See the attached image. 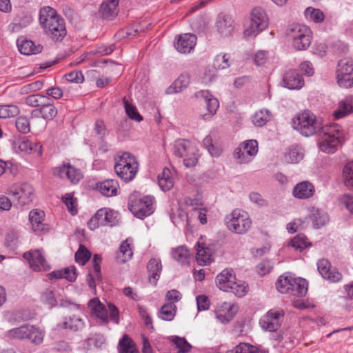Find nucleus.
<instances>
[{
    "label": "nucleus",
    "instance_id": "1",
    "mask_svg": "<svg viewBox=\"0 0 353 353\" xmlns=\"http://www.w3.org/2000/svg\"><path fill=\"white\" fill-rule=\"evenodd\" d=\"M39 23L46 34L53 40L62 39L66 35L64 19L50 6L40 10Z\"/></svg>",
    "mask_w": 353,
    "mask_h": 353
},
{
    "label": "nucleus",
    "instance_id": "2",
    "mask_svg": "<svg viewBox=\"0 0 353 353\" xmlns=\"http://www.w3.org/2000/svg\"><path fill=\"white\" fill-rule=\"evenodd\" d=\"M293 126L305 137L312 136L323 128L321 121L309 110L299 113L293 119Z\"/></svg>",
    "mask_w": 353,
    "mask_h": 353
},
{
    "label": "nucleus",
    "instance_id": "3",
    "mask_svg": "<svg viewBox=\"0 0 353 353\" xmlns=\"http://www.w3.org/2000/svg\"><path fill=\"white\" fill-rule=\"evenodd\" d=\"M319 149L326 153H334L343 137L341 128L336 123L325 125L321 130Z\"/></svg>",
    "mask_w": 353,
    "mask_h": 353
},
{
    "label": "nucleus",
    "instance_id": "4",
    "mask_svg": "<svg viewBox=\"0 0 353 353\" xmlns=\"http://www.w3.org/2000/svg\"><path fill=\"white\" fill-rule=\"evenodd\" d=\"M286 35L292 41V46L296 50H307L312 42L311 30L303 24L295 23L289 26Z\"/></svg>",
    "mask_w": 353,
    "mask_h": 353
},
{
    "label": "nucleus",
    "instance_id": "5",
    "mask_svg": "<svg viewBox=\"0 0 353 353\" xmlns=\"http://www.w3.org/2000/svg\"><path fill=\"white\" fill-rule=\"evenodd\" d=\"M172 152L179 158H183L185 167L194 166L198 161L199 150L190 141L185 139H178L172 145Z\"/></svg>",
    "mask_w": 353,
    "mask_h": 353
},
{
    "label": "nucleus",
    "instance_id": "6",
    "mask_svg": "<svg viewBox=\"0 0 353 353\" xmlns=\"http://www.w3.org/2000/svg\"><path fill=\"white\" fill-rule=\"evenodd\" d=\"M137 169L138 163L135 157L129 152H123L119 156L114 165L115 172L125 182L134 178Z\"/></svg>",
    "mask_w": 353,
    "mask_h": 353
},
{
    "label": "nucleus",
    "instance_id": "7",
    "mask_svg": "<svg viewBox=\"0 0 353 353\" xmlns=\"http://www.w3.org/2000/svg\"><path fill=\"white\" fill-rule=\"evenodd\" d=\"M129 210L134 216L143 219L151 215L154 211V198L152 196H144L139 199L130 197Z\"/></svg>",
    "mask_w": 353,
    "mask_h": 353
},
{
    "label": "nucleus",
    "instance_id": "8",
    "mask_svg": "<svg viewBox=\"0 0 353 353\" xmlns=\"http://www.w3.org/2000/svg\"><path fill=\"white\" fill-rule=\"evenodd\" d=\"M228 228L236 234H244L248 231L252 221L248 214L240 210H234L225 219Z\"/></svg>",
    "mask_w": 353,
    "mask_h": 353
},
{
    "label": "nucleus",
    "instance_id": "9",
    "mask_svg": "<svg viewBox=\"0 0 353 353\" xmlns=\"http://www.w3.org/2000/svg\"><path fill=\"white\" fill-rule=\"evenodd\" d=\"M336 81L343 88L353 87V61L349 58L340 60L336 70Z\"/></svg>",
    "mask_w": 353,
    "mask_h": 353
},
{
    "label": "nucleus",
    "instance_id": "10",
    "mask_svg": "<svg viewBox=\"0 0 353 353\" xmlns=\"http://www.w3.org/2000/svg\"><path fill=\"white\" fill-rule=\"evenodd\" d=\"M8 194L17 201V204L23 206L30 204L34 197V189L27 183L13 185L8 190Z\"/></svg>",
    "mask_w": 353,
    "mask_h": 353
},
{
    "label": "nucleus",
    "instance_id": "11",
    "mask_svg": "<svg viewBox=\"0 0 353 353\" xmlns=\"http://www.w3.org/2000/svg\"><path fill=\"white\" fill-rule=\"evenodd\" d=\"M268 26V20L265 12L261 8H254L252 12L250 27L245 30L243 34L246 37L256 36Z\"/></svg>",
    "mask_w": 353,
    "mask_h": 353
},
{
    "label": "nucleus",
    "instance_id": "12",
    "mask_svg": "<svg viewBox=\"0 0 353 353\" xmlns=\"http://www.w3.org/2000/svg\"><path fill=\"white\" fill-rule=\"evenodd\" d=\"M258 143L256 140H248L242 143L234 152L235 157L240 163H248L256 155Z\"/></svg>",
    "mask_w": 353,
    "mask_h": 353
},
{
    "label": "nucleus",
    "instance_id": "13",
    "mask_svg": "<svg viewBox=\"0 0 353 353\" xmlns=\"http://www.w3.org/2000/svg\"><path fill=\"white\" fill-rule=\"evenodd\" d=\"M284 313L281 310H270L260 320L263 330L274 332L277 330L283 321Z\"/></svg>",
    "mask_w": 353,
    "mask_h": 353
},
{
    "label": "nucleus",
    "instance_id": "14",
    "mask_svg": "<svg viewBox=\"0 0 353 353\" xmlns=\"http://www.w3.org/2000/svg\"><path fill=\"white\" fill-rule=\"evenodd\" d=\"M53 174L61 179H67L72 183H77L83 177L80 170L70 165V163H63L61 166L54 168Z\"/></svg>",
    "mask_w": 353,
    "mask_h": 353
},
{
    "label": "nucleus",
    "instance_id": "15",
    "mask_svg": "<svg viewBox=\"0 0 353 353\" xmlns=\"http://www.w3.org/2000/svg\"><path fill=\"white\" fill-rule=\"evenodd\" d=\"M23 258L29 261L30 266L34 271L48 270L50 268L40 250L26 252Z\"/></svg>",
    "mask_w": 353,
    "mask_h": 353
},
{
    "label": "nucleus",
    "instance_id": "16",
    "mask_svg": "<svg viewBox=\"0 0 353 353\" xmlns=\"http://www.w3.org/2000/svg\"><path fill=\"white\" fill-rule=\"evenodd\" d=\"M317 268L321 275L330 282H338L342 278L341 274L336 269L332 268L330 263L327 259L319 260L317 263Z\"/></svg>",
    "mask_w": 353,
    "mask_h": 353
},
{
    "label": "nucleus",
    "instance_id": "17",
    "mask_svg": "<svg viewBox=\"0 0 353 353\" xmlns=\"http://www.w3.org/2000/svg\"><path fill=\"white\" fill-rule=\"evenodd\" d=\"M196 39V37L190 33L179 35L176 37L174 47L180 53H189L195 47Z\"/></svg>",
    "mask_w": 353,
    "mask_h": 353
},
{
    "label": "nucleus",
    "instance_id": "18",
    "mask_svg": "<svg viewBox=\"0 0 353 353\" xmlns=\"http://www.w3.org/2000/svg\"><path fill=\"white\" fill-rule=\"evenodd\" d=\"M236 311V306L224 302L215 310L216 319L221 323L226 324L233 319Z\"/></svg>",
    "mask_w": 353,
    "mask_h": 353
},
{
    "label": "nucleus",
    "instance_id": "19",
    "mask_svg": "<svg viewBox=\"0 0 353 353\" xmlns=\"http://www.w3.org/2000/svg\"><path fill=\"white\" fill-rule=\"evenodd\" d=\"M196 97L198 98H202L205 100L206 103L207 110L208 111V114H205L203 115V118L204 119H208L213 116L219 106V103L217 99L214 97L207 90H201L196 93Z\"/></svg>",
    "mask_w": 353,
    "mask_h": 353
},
{
    "label": "nucleus",
    "instance_id": "20",
    "mask_svg": "<svg viewBox=\"0 0 353 353\" xmlns=\"http://www.w3.org/2000/svg\"><path fill=\"white\" fill-rule=\"evenodd\" d=\"M101 259L99 254H94L93 256V271L87 275V283L91 289L95 288L97 281L100 282L102 279L100 265Z\"/></svg>",
    "mask_w": 353,
    "mask_h": 353
},
{
    "label": "nucleus",
    "instance_id": "21",
    "mask_svg": "<svg viewBox=\"0 0 353 353\" xmlns=\"http://www.w3.org/2000/svg\"><path fill=\"white\" fill-rule=\"evenodd\" d=\"M236 280V276L232 270L225 269L219 273L216 282L218 288L225 292H229V287Z\"/></svg>",
    "mask_w": 353,
    "mask_h": 353
},
{
    "label": "nucleus",
    "instance_id": "22",
    "mask_svg": "<svg viewBox=\"0 0 353 353\" xmlns=\"http://www.w3.org/2000/svg\"><path fill=\"white\" fill-rule=\"evenodd\" d=\"M315 192L314 186L305 181L297 183L293 188L292 194L295 198L306 199L311 197Z\"/></svg>",
    "mask_w": 353,
    "mask_h": 353
},
{
    "label": "nucleus",
    "instance_id": "23",
    "mask_svg": "<svg viewBox=\"0 0 353 353\" xmlns=\"http://www.w3.org/2000/svg\"><path fill=\"white\" fill-rule=\"evenodd\" d=\"M285 86L290 90L301 89L304 85L303 77L296 70H290L283 77Z\"/></svg>",
    "mask_w": 353,
    "mask_h": 353
},
{
    "label": "nucleus",
    "instance_id": "24",
    "mask_svg": "<svg viewBox=\"0 0 353 353\" xmlns=\"http://www.w3.org/2000/svg\"><path fill=\"white\" fill-rule=\"evenodd\" d=\"M95 188L105 196H113L118 193L119 183L115 180L108 179L97 183Z\"/></svg>",
    "mask_w": 353,
    "mask_h": 353
},
{
    "label": "nucleus",
    "instance_id": "25",
    "mask_svg": "<svg viewBox=\"0 0 353 353\" xmlns=\"http://www.w3.org/2000/svg\"><path fill=\"white\" fill-rule=\"evenodd\" d=\"M149 281L155 285L160 278L162 271L161 261L159 259H151L147 265Z\"/></svg>",
    "mask_w": 353,
    "mask_h": 353
},
{
    "label": "nucleus",
    "instance_id": "26",
    "mask_svg": "<svg viewBox=\"0 0 353 353\" xmlns=\"http://www.w3.org/2000/svg\"><path fill=\"white\" fill-rule=\"evenodd\" d=\"M353 112V97L347 96L339 103L338 109L333 115L336 119H342Z\"/></svg>",
    "mask_w": 353,
    "mask_h": 353
},
{
    "label": "nucleus",
    "instance_id": "27",
    "mask_svg": "<svg viewBox=\"0 0 353 353\" xmlns=\"http://www.w3.org/2000/svg\"><path fill=\"white\" fill-rule=\"evenodd\" d=\"M119 0H104L100 8L101 16L107 19L115 17L118 12V4Z\"/></svg>",
    "mask_w": 353,
    "mask_h": 353
},
{
    "label": "nucleus",
    "instance_id": "28",
    "mask_svg": "<svg viewBox=\"0 0 353 353\" xmlns=\"http://www.w3.org/2000/svg\"><path fill=\"white\" fill-rule=\"evenodd\" d=\"M190 83V76L188 74H181L173 83L167 88L166 93L173 94L182 92L188 88Z\"/></svg>",
    "mask_w": 353,
    "mask_h": 353
},
{
    "label": "nucleus",
    "instance_id": "29",
    "mask_svg": "<svg viewBox=\"0 0 353 353\" xmlns=\"http://www.w3.org/2000/svg\"><path fill=\"white\" fill-rule=\"evenodd\" d=\"M85 327L83 319L79 315H72L64 318L61 327L76 332Z\"/></svg>",
    "mask_w": 353,
    "mask_h": 353
},
{
    "label": "nucleus",
    "instance_id": "30",
    "mask_svg": "<svg viewBox=\"0 0 353 353\" xmlns=\"http://www.w3.org/2000/svg\"><path fill=\"white\" fill-rule=\"evenodd\" d=\"M89 306L91 307L92 314H94L102 322H108V310L97 299L90 300L89 302Z\"/></svg>",
    "mask_w": 353,
    "mask_h": 353
},
{
    "label": "nucleus",
    "instance_id": "31",
    "mask_svg": "<svg viewBox=\"0 0 353 353\" xmlns=\"http://www.w3.org/2000/svg\"><path fill=\"white\" fill-rule=\"evenodd\" d=\"M196 259L200 265H206L213 261V256L210 248L201 245L199 242L197 243Z\"/></svg>",
    "mask_w": 353,
    "mask_h": 353
},
{
    "label": "nucleus",
    "instance_id": "32",
    "mask_svg": "<svg viewBox=\"0 0 353 353\" xmlns=\"http://www.w3.org/2000/svg\"><path fill=\"white\" fill-rule=\"evenodd\" d=\"M17 46L19 52L25 55L37 54L41 52L42 50L41 46H35L34 43L30 40L18 39Z\"/></svg>",
    "mask_w": 353,
    "mask_h": 353
},
{
    "label": "nucleus",
    "instance_id": "33",
    "mask_svg": "<svg viewBox=\"0 0 353 353\" xmlns=\"http://www.w3.org/2000/svg\"><path fill=\"white\" fill-rule=\"evenodd\" d=\"M44 216V212L41 210L34 209L30 212L29 220L34 231L44 230L45 226L43 223Z\"/></svg>",
    "mask_w": 353,
    "mask_h": 353
},
{
    "label": "nucleus",
    "instance_id": "34",
    "mask_svg": "<svg viewBox=\"0 0 353 353\" xmlns=\"http://www.w3.org/2000/svg\"><path fill=\"white\" fill-rule=\"evenodd\" d=\"M307 291V282L305 279L302 278H293L292 288L288 294L292 296L302 297L306 294Z\"/></svg>",
    "mask_w": 353,
    "mask_h": 353
},
{
    "label": "nucleus",
    "instance_id": "35",
    "mask_svg": "<svg viewBox=\"0 0 353 353\" xmlns=\"http://www.w3.org/2000/svg\"><path fill=\"white\" fill-rule=\"evenodd\" d=\"M158 183L163 191H168L174 186V179L172 172L168 168H164L158 176Z\"/></svg>",
    "mask_w": 353,
    "mask_h": 353
},
{
    "label": "nucleus",
    "instance_id": "36",
    "mask_svg": "<svg viewBox=\"0 0 353 353\" xmlns=\"http://www.w3.org/2000/svg\"><path fill=\"white\" fill-rule=\"evenodd\" d=\"M18 148L21 152H25L27 153H35L38 156H41L42 154V145L40 144V143H32L26 139L19 141Z\"/></svg>",
    "mask_w": 353,
    "mask_h": 353
},
{
    "label": "nucleus",
    "instance_id": "37",
    "mask_svg": "<svg viewBox=\"0 0 353 353\" xmlns=\"http://www.w3.org/2000/svg\"><path fill=\"white\" fill-rule=\"evenodd\" d=\"M51 279H65L69 281H74L77 278L74 267L66 268L63 270H55L50 273Z\"/></svg>",
    "mask_w": 353,
    "mask_h": 353
},
{
    "label": "nucleus",
    "instance_id": "38",
    "mask_svg": "<svg viewBox=\"0 0 353 353\" xmlns=\"http://www.w3.org/2000/svg\"><path fill=\"white\" fill-rule=\"evenodd\" d=\"M105 339L101 334H91L84 341V347L88 350L100 349L105 345Z\"/></svg>",
    "mask_w": 353,
    "mask_h": 353
},
{
    "label": "nucleus",
    "instance_id": "39",
    "mask_svg": "<svg viewBox=\"0 0 353 353\" xmlns=\"http://www.w3.org/2000/svg\"><path fill=\"white\" fill-rule=\"evenodd\" d=\"M132 251L130 245L128 243L127 241H123L119 250L117 252L116 258L118 263H124L131 259L132 256Z\"/></svg>",
    "mask_w": 353,
    "mask_h": 353
},
{
    "label": "nucleus",
    "instance_id": "40",
    "mask_svg": "<svg viewBox=\"0 0 353 353\" xmlns=\"http://www.w3.org/2000/svg\"><path fill=\"white\" fill-rule=\"evenodd\" d=\"M303 149L299 146L289 148L284 156V161L288 163H297L303 158Z\"/></svg>",
    "mask_w": 353,
    "mask_h": 353
},
{
    "label": "nucleus",
    "instance_id": "41",
    "mask_svg": "<svg viewBox=\"0 0 353 353\" xmlns=\"http://www.w3.org/2000/svg\"><path fill=\"white\" fill-rule=\"evenodd\" d=\"M118 350L119 353H139L134 343L128 335H124L119 341Z\"/></svg>",
    "mask_w": 353,
    "mask_h": 353
},
{
    "label": "nucleus",
    "instance_id": "42",
    "mask_svg": "<svg viewBox=\"0 0 353 353\" xmlns=\"http://www.w3.org/2000/svg\"><path fill=\"white\" fill-rule=\"evenodd\" d=\"M41 108V117L44 119L52 120L57 116L58 112L57 109L54 105L53 101L49 97Z\"/></svg>",
    "mask_w": 353,
    "mask_h": 353
},
{
    "label": "nucleus",
    "instance_id": "43",
    "mask_svg": "<svg viewBox=\"0 0 353 353\" xmlns=\"http://www.w3.org/2000/svg\"><path fill=\"white\" fill-rule=\"evenodd\" d=\"M272 118V114L268 109H261L252 117V122L254 125L262 127L266 124Z\"/></svg>",
    "mask_w": 353,
    "mask_h": 353
},
{
    "label": "nucleus",
    "instance_id": "44",
    "mask_svg": "<svg viewBox=\"0 0 353 353\" xmlns=\"http://www.w3.org/2000/svg\"><path fill=\"white\" fill-rule=\"evenodd\" d=\"M310 219L316 228L325 225L328 221V216L326 213L319 209H313L310 214Z\"/></svg>",
    "mask_w": 353,
    "mask_h": 353
},
{
    "label": "nucleus",
    "instance_id": "45",
    "mask_svg": "<svg viewBox=\"0 0 353 353\" xmlns=\"http://www.w3.org/2000/svg\"><path fill=\"white\" fill-rule=\"evenodd\" d=\"M172 255L174 259L182 264H185L188 263L190 253L185 246L181 245L173 250Z\"/></svg>",
    "mask_w": 353,
    "mask_h": 353
},
{
    "label": "nucleus",
    "instance_id": "46",
    "mask_svg": "<svg viewBox=\"0 0 353 353\" xmlns=\"http://www.w3.org/2000/svg\"><path fill=\"white\" fill-rule=\"evenodd\" d=\"M216 28L223 35L227 36L230 34L233 29L231 24V19L225 16L219 17V19L216 21Z\"/></svg>",
    "mask_w": 353,
    "mask_h": 353
},
{
    "label": "nucleus",
    "instance_id": "47",
    "mask_svg": "<svg viewBox=\"0 0 353 353\" xmlns=\"http://www.w3.org/2000/svg\"><path fill=\"white\" fill-rule=\"evenodd\" d=\"M123 103L125 108V112L128 117L137 122H140L143 120V117L139 114L135 105L130 103L125 97L123 99Z\"/></svg>",
    "mask_w": 353,
    "mask_h": 353
},
{
    "label": "nucleus",
    "instance_id": "48",
    "mask_svg": "<svg viewBox=\"0 0 353 353\" xmlns=\"http://www.w3.org/2000/svg\"><path fill=\"white\" fill-rule=\"evenodd\" d=\"M30 325H22L21 327L10 330L7 332L6 336L10 339H25L30 334L29 327Z\"/></svg>",
    "mask_w": 353,
    "mask_h": 353
},
{
    "label": "nucleus",
    "instance_id": "49",
    "mask_svg": "<svg viewBox=\"0 0 353 353\" xmlns=\"http://www.w3.org/2000/svg\"><path fill=\"white\" fill-rule=\"evenodd\" d=\"M176 314V305L173 302L164 304L160 310L159 317L165 321H171Z\"/></svg>",
    "mask_w": 353,
    "mask_h": 353
},
{
    "label": "nucleus",
    "instance_id": "50",
    "mask_svg": "<svg viewBox=\"0 0 353 353\" xmlns=\"http://www.w3.org/2000/svg\"><path fill=\"white\" fill-rule=\"evenodd\" d=\"M29 331L30 334H28L27 339L35 345L41 344L43 342L45 336L43 330L34 325H30Z\"/></svg>",
    "mask_w": 353,
    "mask_h": 353
},
{
    "label": "nucleus",
    "instance_id": "51",
    "mask_svg": "<svg viewBox=\"0 0 353 353\" xmlns=\"http://www.w3.org/2000/svg\"><path fill=\"white\" fill-rule=\"evenodd\" d=\"M343 177L345 185L353 190V161L345 164L343 170Z\"/></svg>",
    "mask_w": 353,
    "mask_h": 353
},
{
    "label": "nucleus",
    "instance_id": "52",
    "mask_svg": "<svg viewBox=\"0 0 353 353\" xmlns=\"http://www.w3.org/2000/svg\"><path fill=\"white\" fill-rule=\"evenodd\" d=\"M292 281L293 277L291 276H281L276 283V288L281 293L288 294L290 292Z\"/></svg>",
    "mask_w": 353,
    "mask_h": 353
},
{
    "label": "nucleus",
    "instance_id": "53",
    "mask_svg": "<svg viewBox=\"0 0 353 353\" xmlns=\"http://www.w3.org/2000/svg\"><path fill=\"white\" fill-rule=\"evenodd\" d=\"M289 245L294 248L295 250L302 251L303 249L310 246L311 244L304 234H299L291 240Z\"/></svg>",
    "mask_w": 353,
    "mask_h": 353
},
{
    "label": "nucleus",
    "instance_id": "54",
    "mask_svg": "<svg viewBox=\"0 0 353 353\" xmlns=\"http://www.w3.org/2000/svg\"><path fill=\"white\" fill-rule=\"evenodd\" d=\"M230 56L228 54H220L216 56L213 61V67L217 70H223L230 65Z\"/></svg>",
    "mask_w": 353,
    "mask_h": 353
},
{
    "label": "nucleus",
    "instance_id": "55",
    "mask_svg": "<svg viewBox=\"0 0 353 353\" xmlns=\"http://www.w3.org/2000/svg\"><path fill=\"white\" fill-rule=\"evenodd\" d=\"M19 112V108L16 105H0V119L15 117Z\"/></svg>",
    "mask_w": 353,
    "mask_h": 353
},
{
    "label": "nucleus",
    "instance_id": "56",
    "mask_svg": "<svg viewBox=\"0 0 353 353\" xmlns=\"http://www.w3.org/2000/svg\"><path fill=\"white\" fill-rule=\"evenodd\" d=\"M248 285L243 281L234 280L232 285L229 287V292L235 294L236 296H243L247 292Z\"/></svg>",
    "mask_w": 353,
    "mask_h": 353
},
{
    "label": "nucleus",
    "instance_id": "57",
    "mask_svg": "<svg viewBox=\"0 0 353 353\" xmlns=\"http://www.w3.org/2000/svg\"><path fill=\"white\" fill-rule=\"evenodd\" d=\"M48 97L40 94L30 95L26 99V103L32 107H41L48 101Z\"/></svg>",
    "mask_w": 353,
    "mask_h": 353
},
{
    "label": "nucleus",
    "instance_id": "58",
    "mask_svg": "<svg viewBox=\"0 0 353 353\" xmlns=\"http://www.w3.org/2000/svg\"><path fill=\"white\" fill-rule=\"evenodd\" d=\"M91 253L83 245H80L78 250L75 254L76 262L81 265H84L90 259Z\"/></svg>",
    "mask_w": 353,
    "mask_h": 353
},
{
    "label": "nucleus",
    "instance_id": "59",
    "mask_svg": "<svg viewBox=\"0 0 353 353\" xmlns=\"http://www.w3.org/2000/svg\"><path fill=\"white\" fill-rule=\"evenodd\" d=\"M172 341L178 349L179 353H188L192 349V345L186 341L185 338L172 336Z\"/></svg>",
    "mask_w": 353,
    "mask_h": 353
},
{
    "label": "nucleus",
    "instance_id": "60",
    "mask_svg": "<svg viewBox=\"0 0 353 353\" xmlns=\"http://www.w3.org/2000/svg\"><path fill=\"white\" fill-rule=\"evenodd\" d=\"M306 18L315 23H320L324 20V14L319 9H315L311 7L305 10Z\"/></svg>",
    "mask_w": 353,
    "mask_h": 353
},
{
    "label": "nucleus",
    "instance_id": "61",
    "mask_svg": "<svg viewBox=\"0 0 353 353\" xmlns=\"http://www.w3.org/2000/svg\"><path fill=\"white\" fill-rule=\"evenodd\" d=\"M203 145L212 156L218 157L220 155L221 150L219 147L215 146L213 144V140L210 135L205 137L203 141Z\"/></svg>",
    "mask_w": 353,
    "mask_h": 353
},
{
    "label": "nucleus",
    "instance_id": "62",
    "mask_svg": "<svg viewBox=\"0 0 353 353\" xmlns=\"http://www.w3.org/2000/svg\"><path fill=\"white\" fill-rule=\"evenodd\" d=\"M62 201L72 215H75L77 213V209L76 208V199H74L72 194H65L62 197Z\"/></svg>",
    "mask_w": 353,
    "mask_h": 353
},
{
    "label": "nucleus",
    "instance_id": "63",
    "mask_svg": "<svg viewBox=\"0 0 353 353\" xmlns=\"http://www.w3.org/2000/svg\"><path fill=\"white\" fill-rule=\"evenodd\" d=\"M15 125L19 132L26 134L30 132V123L26 117H19L16 119Z\"/></svg>",
    "mask_w": 353,
    "mask_h": 353
},
{
    "label": "nucleus",
    "instance_id": "64",
    "mask_svg": "<svg viewBox=\"0 0 353 353\" xmlns=\"http://www.w3.org/2000/svg\"><path fill=\"white\" fill-rule=\"evenodd\" d=\"M42 301L52 307L57 305V300L53 291L46 290L41 296Z\"/></svg>",
    "mask_w": 353,
    "mask_h": 353
}]
</instances>
